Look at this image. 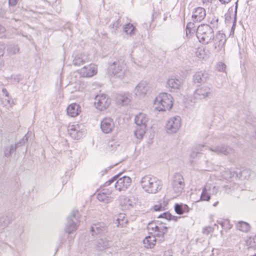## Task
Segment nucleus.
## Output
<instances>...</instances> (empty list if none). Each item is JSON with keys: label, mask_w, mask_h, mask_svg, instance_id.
Instances as JSON below:
<instances>
[{"label": "nucleus", "mask_w": 256, "mask_h": 256, "mask_svg": "<svg viewBox=\"0 0 256 256\" xmlns=\"http://www.w3.org/2000/svg\"><path fill=\"white\" fill-rule=\"evenodd\" d=\"M173 106V98L168 93H160L154 102V109L159 112L166 111L172 108Z\"/></svg>", "instance_id": "obj_1"}, {"label": "nucleus", "mask_w": 256, "mask_h": 256, "mask_svg": "<svg viewBox=\"0 0 256 256\" xmlns=\"http://www.w3.org/2000/svg\"><path fill=\"white\" fill-rule=\"evenodd\" d=\"M196 34L199 42L207 44L214 40V34L212 28L208 24H202L196 30Z\"/></svg>", "instance_id": "obj_2"}, {"label": "nucleus", "mask_w": 256, "mask_h": 256, "mask_svg": "<svg viewBox=\"0 0 256 256\" xmlns=\"http://www.w3.org/2000/svg\"><path fill=\"white\" fill-rule=\"evenodd\" d=\"M149 120L148 116L140 112L135 116L134 120L136 124L134 135L136 138L140 140L142 138L146 130L147 123Z\"/></svg>", "instance_id": "obj_3"}, {"label": "nucleus", "mask_w": 256, "mask_h": 256, "mask_svg": "<svg viewBox=\"0 0 256 256\" xmlns=\"http://www.w3.org/2000/svg\"><path fill=\"white\" fill-rule=\"evenodd\" d=\"M140 182L142 187L148 193H156L162 187L161 181L156 177H142Z\"/></svg>", "instance_id": "obj_4"}, {"label": "nucleus", "mask_w": 256, "mask_h": 256, "mask_svg": "<svg viewBox=\"0 0 256 256\" xmlns=\"http://www.w3.org/2000/svg\"><path fill=\"white\" fill-rule=\"evenodd\" d=\"M126 66L124 61L116 60L110 63L108 66V72L116 78L122 79L126 76Z\"/></svg>", "instance_id": "obj_5"}, {"label": "nucleus", "mask_w": 256, "mask_h": 256, "mask_svg": "<svg viewBox=\"0 0 256 256\" xmlns=\"http://www.w3.org/2000/svg\"><path fill=\"white\" fill-rule=\"evenodd\" d=\"M111 99L106 94H98L94 98V104L100 110H106L110 104Z\"/></svg>", "instance_id": "obj_6"}, {"label": "nucleus", "mask_w": 256, "mask_h": 256, "mask_svg": "<svg viewBox=\"0 0 256 256\" xmlns=\"http://www.w3.org/2000/svg\"><path fill=\"white\" fill-rule=\"evenodd\" d=\"M212 94V90L210 88L203 86L196 88L193 95V99L191 100L194 103L198 100L204 99L206 97H210Z\"/></svg>", "instance_id": "obj_7"}, {"label": "nucleus", "mask_w": 256, "mask_h": 256, "mask_svg": "<svg viewBox=\"0 0 256 256\" xmlns=\"http://www.w3.org/2000/svg\"><path fill=\"white\" fill-rule=\"evenodd\" d=\"M182 125L181 118L179 116L170 118L166 124V132L168 134H172L178 132Z\"/></svg>", "instance_id": "obj_8"}, {"label": "nucleus", "mask_w": 256, "mask_h": 256, "mask_svg": "<svg viewBox=\"0 0 256 256\" xmlns=\"http://www.w3.org/2000/svg\"><path fill=\"white\" fill-rule=\"evenodd\" d=\"M68 132L72 138L79 140L84 135L85 130L84 128H81L80 125L76 124L69 126L68 128Z\"/></svg>", "instance_id": "obj_9"}, {"label": "nucleus", "mask_w": 256, "mask_h": 256, "mask_svg": "<svg viewBox=\"0 0 256 256\" xmlns=\"http://www.w3.org/2000/svg\"><path fill=\"white\" fill-rule=\"evenodd\" d=\"M78 213V210H72L70 215L68 217V223L66 228V232L70 234L76 229L78 227V218L76 216Z\"/></svg>", "instance_id": "obj_10"}, {"label": "nucleus", "mask_w": 256, "mask_h": 256, "mask_svg": "<svg viewBox=\"0 0 256 256\" xmlns=\"http://www.w3.org/2000/svg\"><path fill=\"white\" fill-rule=\"evenodd\" d=\"M182 85V81L180 78L172 76L168 80L166 86L171 92H175L180 90Z\"/></svg>", "instance_id": "obj_11"}, {"label": "nucleus", "mask_w": 256, "mask_h": 256, "mask_svg": "<svg viewBox=\"0 0 256 256\" xmlns=\"http://www.w3.org/2000/svg\"><path fill=\"white\" fill-rule=\"evenodd\" d=\"M28 134H26L24 136L18 143L11 144L5 147L4 149V154L5 156L8 158L12 154L16 151V148L24 144L28 141Z\"/></svg>", "instance_id": "obj_12"}, {"label": "nucleus", "mask_w": 256, "mask_h": 256, "mask_svg": "<svg viewBox=\"0 0 256 256\" xmlns=\"http://www.w3.org/2000/svg\"><path fill=\"white\" fill-rule=\"evenodd\" d=\"M214 48L217 52H220L222 48L224 47L226 42V36L224 34L218 32L214 35Z\"/></svg>", "instance_id": "obj_13"}, {"label": "nucleus", "mask_w": 256, "mask_h": 256, "mask_svg": "<svg viewBox=\"0 0 256 256\" xmlns=\"http://www.w3.org/2000/svg\"><path fill=\"white\" fill-rule=\"evenodd\" d=\"M97 73V66L94 64H90L84 66L80 70V74L81 76L86 78L92 77Z\"/></svg>", "instance_id": "obj_14"}, {"label": "nucleus", "mask_w": 256, "mask_h": 256, "mask_svg": "<svg viewBox=\"0 0 256 256\" xmlns=\"http://www.w3.org/2000/svg\"><path fill=\"white\" fill-rule=\"evenodd\" d=\"M100 128L102 131L108 134L112 132L114 128L113 120L110 118H105L101 122Z\"/></svg>", "instance_id": "obj_15"}, {"label": "nucleus", "mask_w": 256, "mask_h": 256, "mask_svg": "<svg viewBox=\"0 0 256 256\" xmlns=\"http://www.w3.org/2000/svg\"><path fill=\"white\" fill-rule=\"evenodd\" d=\"M132 98V94L129 92H124L117 94L116 97V101L118 104L125 106L130 104Z\"/></svg>", "instance_id": "obj_16"}, {"label": "nucleus", "mask_w": 256, "mask_h": 256, "mask_svg": "<svg viewBox=\"0 0 256 256\" xmlns=\"http://www.w3.org/2000/svg\"><path fill=\"white\" fill-rule=\"evenodd\" d=\"M149 89V86L146 82H140L134 89L135 94L139 98L144 97Z\"/></svg>", "instance_id": "obj_17"}, {"label": "nucleus", "mask_w": 256, "mask_h": 256, "mask_svg": "<svg viewBox=\"0 0 256 256\" xmlns=\"http://www.w3.org/2000/svg\"><path fill=\"white\" fill-rule=\"evenodd\" d=\"M132 182L130 177H120L115 184V187L119 190L126 189Z\"/></svg>", "instance_id": "obj_18"}, {"label": "nucleus", "mask_w": 256, "mask_h": 256, "mask_svg": "<svg viewBox=\"0 0 256 256\" xmlns=\"http://www.w3.org/2000/svg\"><path fill=\"white\" fill-rule=\"evenodd\" d=\"M206 16V10L202 7L194 8L192 12V18L194 22H200Z\"/></svg>", "instance_id": "obj_19"}, {"label": "nucleus", "mask_w": 256, "mask_h": 256, "mask_svg": "<svg viewBox=\"0 0 256 256\" xmlns=\"http://www.w3.org/2000/svg\"><path fill=\"white\" fill-rule=\"evenodd\" d=\"M174 190L176 194V196H179L184 188V182L182 177L174 180L172 182Z\"/></svg>", "instance_id": "obj_20"}, {"label": "nucleus", "mask_w": 256, "mask_h": 256, "mask_svg": "<svg viewBox=\"0 0 256 256\" xmlns=\"http://www.w3.org/2000/svg\"><path fill=\"white\" fill-rule=\"evenodd\" d=\"M90 231L92 236L94 234L101 235L107 232V228L104 223H98L92 226L90 228Z\"/></svg>", "instance_id": "obj_21"}, {"label": "nucleus", "mask_w": 256, "mask_h": 256, "mask_svg": "<svg viewBox=\"0 0 256 256\" xmlns=\"http://www.w3.org/2000/svg\"><path fill=\"white\" fill-rule=\"evenodd\" d=\"M209 150L212 152H216V154H224L225 155L228 154L232 151L230 148L223 145L218 146L214 148H209Z\"/></svg>", "instance_id": "obj_22"}, {"label": "nucleus", "mask_w": 256, "mask_h": 256, "mask_svg": "<svg viewBox=\"0 0 256 256\" xmlns=\"http://www.w3.org/2000/svg\"><path fill=\"white\" fill-rule=\"evenodd\" d=\"M97 198L100 202L108 204L111 202L113 198L109 196L108 190H103L97 194Z\"/></svg>", "instance_id": "obj_23"}, {"label": "nucleus", "mask_w": 256, "mask_h": 256, "mask_svg": "<svg viewBox=\"0 0 256 256\" xmlns=\"http://www.w3.org/2000/svg\"><path fill=\"white\" fill-rule=\"evenodd\" d=\"M120 204L124 206L125 208H134L136 205V202L130 198L124 196H120Z\"/></svg>", "instance_id": "obj_24"}, {"label": "nucleus", "mask_w": 256, "mask_h": 256, "mask_svg": "<svg viewBox=\"0 0 256 256\" xmlns=\"http://www.w3.org/2000/svg\"><path fill=\"white\" fill-rule=\"evenodd\" d=\"M116 224L118 226L124 227L128 222V220L126 216V214L123 213H120L114 217Z\"/></svg>", "instance_id": "obj_25"}, {"label": "nucleus", "mask_w": 256, "mask_h": 256, "mask_svg": "<svg viewBox=\"0 0 256 256\" xmlns=\"http://www.w3.org/2000/svg\"><path fill=\"white\" fill-rule=\"evenodd\" d=\"M143 243L145 248H153L156 243V236L151 235L146 236L143 240Z\"/></svg>", "instance_id": "obj_26"}, {"label": "nucleus", "mask_w": 256, "mask_h": 256, "mask_svg": "<svg viewBox=\"0 0 256 256\" xmlns=\"http://www.w3.org/2000/svg\"><path fill=\"white\" fill-rule=\"evenodd\" d=\"M79 108V106L76 103L70 104L67 108L68 114L72 117L76 116L80 112Z\"/></svg>", "instance_id": "obj_27"}, {"label": "nucleus", "mask_w": 256, "mask_h": 256, "mask_svg": "<svg viewBox=\"0 0 256 256\" xmlns=\"http://www.w3.org/2000/svg\"><path fill=\"white\" fill-rule=\"evenodd\" d=\"M208 74L204 72H198L194 76V82L201 83L206 80Z\"/></svg>", "instance_id": "obj_28"}, {"label": "nucleus", "mask_w": 256, "mask_h": 256, "mask_svg": "<svg viewBox=\"0 0 256 256\" xmlns=\"http://www.w3.org/2000/svg\"><path fill=\"white\" fill-rule=\"evenodd\" d=\"M86 60V56L84 54H76L72 60V64L76 66H80L84 64Z\"/></svg>", "instance_id": "obj_29"}, {"label": "nucleus", "mask_w": 256, "mask_h": 256, "mask_svg": "<svg viewBox=\"0 0 256 256\" xmlns=\"http://www.w3.org/2000/svg\"><path fill=\"white\" fill-rule=\"evenodd\" d=\"M110 242L106 238L98 240L96 244V248L98 250H102L110 246Z\"/></svg>", "instance_id": "obj_30"}, {"label": "nucleus", "mask_w": 256, "mask_h": 256, "mask_svg": "<svg viewBox=\"0 0 256 256\" xmlns=\"http://www.w3.org/2000/svg\"><path fill=\"white\" fill-rule=\"evenodd\" d=\"M167 232L168 227L161 225L160 226H158V228L156 230L154 236L157 237H162V239H160V240L162 242L164 240V235L166 234Z\"/></svg>", "instance_id": "obj_31"}, {"label": "nucleus", "mask_w": 256, "mask_h": 256, "mask_svg": "<svg viewBox=\"0 0 256 256\" xmlns=\"http://www.w3.org/2000/svg\"><path fill=\"white\" fill-rule=\"evenodd\" d=\"M210 52L206 51L205 48H199L196 52V56L200 59L206 60L208 58Z\"/></svg>", "instance_id": "obj_32"}, {"label": "nucleus", "mask_w": 256, "mask_h": 256, "mask_svg": "<svg viewBox=\"0 0 256 256\" xmlns=\"http://www.w3.org/2000/svg\"><path fill=\"white\" fill-rule=\"evenodd\" d=\"M6 51L8 54L10 56L16 54L19 52L20 48L18 45L14 44H9L7 46Z\"/></svg>", "instance_id": "obj_33"}, {"label": "nucleus", "mask_w": 256, "mask_h": 256, "mask_svg": "<svg viewBox=\"0 0 256 256\" xmlns=\"http://www.w3.org/2000/svg\"><path fill=\"white\" fill-rule=\"evenodd\" d=\"M237 228L243 232H246L249 231L250 228V224L244 222H239L236 224Z\"/></svg>", "instance_id": "obj_34"}, {"label": "nucleus", "mask_w": 256, "mask_h": 256, "mask_svg": "<svg viewBox=\"0 0 256 256\" xmlns=\"http://www.w3.org/2000/svg\"><path fill=\"white\" fill-rule=\"evenodd\" d=\"M124 30L126 34L132 36L134 34L136 28L132 24L128 23L124 26Z\"/></svg>", "instance_id": "obj_35"}, {"label": "nucleus", "mask_w": 256, "mask_h": 256, "mask_svg": "<svg viewBox=\"0 0 256 256\" xmlns=\"http://www.w3.org/2000/svg\"><path fill=\"white\" fill-rule=\"evenodd\" d=\"M218 18L216 16H213L212 17H210L208 18V22L211 25L210 26L212 28L213 30L218 28Z\"/></svg>", "instance_id": "obj_36"}, {"label": "nucleus", "mask_w": 256, "mask_h": 256, "mask_svg": "<svg viewBox=\"0 0 256 256\" xmlns=\"http://www.w3.org/2000/svg\"><path fill=\"white\" fill-rule=\"evenodd\" d=\"M246 245L248 246V249H256V242L255 238H249L246 241Z\"/></svg>", "instance_id": "obj_37"}, {"label": "nucleus", "mask_w": 256, "mask_h": 256, "mask_svg": "<svg viewBox=\"0 0 256 256\" xmlns=\"http://www.w3.org/2000/svg\"><path fill=\"white\" fill-rule=\"evenodd\" d=\"M158 226L154 222H152L148 223L147 226V229L148 233L150 234L155 233L156 230L158 228Z\"/></svg>", "instance_id": "obj_38"}, {"label": "nucleus", "mask_w": 256, "mask_h": 256, "mask_svg": "<svg viewBox=\"0 0 256 256\" xmlns=\"http://www.w3.org/2000/svg\"><path fill=\"white\" fill-rule=\"evenodd\" d=\"M206 146L204 145H198L196 146V148L192 150V152L190 154V157L194 158L198 154L200 153V151L202 150V148L205 147Z\"/></svg>", "instance_id": "obj_39"}, {"label": "nucleus", "mask_w": 256, "mask_h": 256, "mask_svg": "<svg viewBox=\"0 0 256 256\" xmlns=\"http://www.w3.org/2000/svg\"><path fill=\"white\" fill-rule=\"evenodd\" d=\"M5 46L4 44L0 45V68L4 66L3 56L4 53Z\"/></svg>", "instance_id": "obj_40"}, {"label": "nucleus", "mask_w": 256, "mask_h": 256, "mask_svg": "<svg viewBox=\"0 0 256 256\" xmlns=\"http://www.w3.org/2000/svg\"><path fill=\"white\" fill-rule=\"evenodd\" d=\"M210 198V196L207 193L206 188H204L200 196V200L209 201Z\"/></svg>", "instance_id": "obj_41"}, {"label": "nucleus", "mask_w": 256, "mask_h": 256, "mask_svg": "<svg viewBox=\"0 0 256 256\" xmlns=\"http://www.w3.org/2000/svg\"><path fill=\"white\" fill-rule=\"evenodd\" d=\"M121 25V22L120 20H118L114 22L110 26V28L112 29V32L114 33L116 32V30L120 27Z\"/></svg>", "instance_id": "obj_42"}, {"label": "nucleus", "mask_w": 256, "mask_h": 256, "mask_svg": "<svg viewBox=\"0 0 256 256\" xmlns=\"http://www.w3.org/2000/svg\"><path fill=\"white\" fill-rule=\"evenodd\" d=\"M246 170H243L241 171L240 170L238 169H236V171L233 170V171H230V174L231 176H238V175H240V176H242V175H244L246 174Z\"/></svg>", "instance_id": "obj_43"}, {"label": "nucleus", "mask_w": 256, "mask_h": 256, "mask_svg": "<svg viewBox=\"0 0 256 256\" xmlns=\"http://www.w3.org/2000/svg\"><path fill=\"white\" fill-rule=\"evenodd\" d=\"M174 210L176 212L180 215L183 214L182 204H176L174 206Z\"/></svg>", "instance_id": "obj_44"}, {"label": "nucleus", "mask_w": 256, "mask_h": 256, "mask_svg": "<svg viewBox=\"0 0 256 256\" xmlns=\"http://www.w3.org/2000/svg\"><path fill=\"white\" fill-rule=\"evenodd\" d=\"M118 146L116 142H110L108 144V150L110 151L115 150L117 147Z\"/></svg>", "instance_id": "obj_45"}, {"label": "nucleus", "mask_w": 256, "mask_h": 256, "mask_svg": "<svg viewBox=\"0 0 256 256\" xmlns=\"http://www.w3.org/2000/svg\"><path fill=\"white\" fill-rule=\"evenodd\" d=\"M2 104L4 106H11L13 104L12 101H11L10 99L8 98H6L3 101H2Z\"/></svg>", "instance_id": "obj_46"}, {"label": "nucleus", "mask_w": 256, "mask_h": 256, "mask_svg": "<svg viewBox=\"0 0 256 256\" xmlns=\"http://www.w3.org/2000/svg\"><path fill=\"white\" fill-rule=\"evenodd\" d=\"M0 224L2 226H6L8 224L7 218L6 216H2L0 218Z\"/></svg>", "instance_id": "obj_47"}, {"label": "nucleus", "mask_w": 256, "mask_h": 256, "mask_svg": "<svg viewBox=\"0 0 256 256\" xmlns=\"http://www.w3.org/2000/svg\"><path fill=\"white\" fill-rule=\"evenodd\" d=\"M12 78L13 82L16 83H18L22 80V78L20 74L12 75Z\"/></svg>", "instance_id": "obj_48"}, {"label": "nucleus", "mask_w": 256, "mask_h": 256, "mask_svg": "<svg viewBox=\"0 0 256 256\" xmlns=\"http://www.w3.org/2000/svg\"><path fill=\"white\" fill-rule=\"evenodd\" d=\"M6 30L2 25L0 24V38H2L6 37Z\"/></svg>", "instance_id": "obj_49"}, {"label": "nucleus", "mask_w": 256, "mask_h": 256, "mask_svg": "<svg viewBox=\"0 0 256 256\" xmlns=\"http://www.w3.org/2000/svg\"><path fill=\"white\" fill-rule=\"evenodd\" d=\"M171 214L169 212H164L162 214L158 216V218H164L166 220H169L170 219Z\"/></svg>", "instance_id": "obj_50"}, {"label": "nucleus", "mask_w": 256, "mask_h": 256, "mask_svg": "<svg viewBox=\"0 0 256 256\" xmlns=\"http://www.w3.org/2000/svg\"><path fill=\"white\" fill-rule=\"evenodd\" d=\"M154 211H162L164 210V207L161 204H156L154 206Z\"/></svg>", "instance_id": "obj_51"}, {"label": "nucleus", "mask_w": 256, "mask_h": 256, "mask_svg": "<svg viewBox=\"0 0 256 256\" xmlns=\"http://www.w3.org/2000/svg\"><path fill=\"white\" fill-rule=\"evenodd\" d=\"M213 228L211 226H206L203 229V233L208 234L210 232H212Z\"/></svg>", "instance_id": "obj_52"}, {"label": "nucleus", "mask_w": 256, "mask_h": 256, "mask_svg": "<svg viewBox=\"0 0 256 256\" xmlns=\"http://www.w3.org/2000/svg\"><path fill=\"white\" fill-rule=\"evenodd\" d=\"M118 177H112L110 180H109L107 182H106L104 184L105 186H110L114 180H116L117 178Z\"/></svg>", "instance_id": "obj_53"}, {"label": "nucleus", "mask_w": 256, "mask_h": 256, "mask_svg": "<svg viewBox=\"0 0 256 256\" xmlns=\"http://www.w3.org/2000/svg\"><path fill=\"white\" fill-rule=\"evenodd\" d=\"M2 95L4 96L6 98H8L9 94L6 88H2Z\"/></svg>", "instance_id": "obj_54"}, {"label": "nucleus", "mask_w": 256, "mask_h": 256, "mask_svg": "<svg viewBox=\"0 0 256 256\" xmlns=\"http://www.w3.org/2000/svg\"><path fill=\"white\" fill-rule=\"evenodd\" d=\"M218 67L219 70L224 72L226 69V66L224 63L220 62L219 64Z\"/></svg>", "instance_id": "obj_55"}, {"label": "nucleus", "mask_w": 256, "mask_h": 256, "mask_svg": "<svg viewBox=\"0 0 256 256\" xmlns=\"http://www.w3.org/2000/svg\"><path fill=\"white\" fill-rule=\"evenodd\" d=\"M182 208L183 214L184 212H189V208L186 204H182Z\"/></svg>", "instance_id": "obj_56"}, {"label": "nucleus", "mask_w": 256, "mask_h": 256, "mask_svg": "<svg viewBox=\"0 0 256 256\" xmlns=\"http://www.w3.org/2000/svg\"><path fill=\"white\" fill-rule=\"evenodd\" d=\"M17 1L18 0H8V3L10 6H14L16 4Z\"/></svg>", "instance_id": "obj_57"}, {"label": "nucleus", "mask_w": 256, "mask_h": 256, "mask_svg": "<svg viewBox=\"0 0 256 256\" xmlns=\"http://www.w3.org/2000/svg\"><path fill=\"white\" fill-rule=\"evenodd\" d=\"M194 27V24L192 22H188L186 25V32L188 30H190L191 28Z\"/></svg>", "instance_id": "obj_58"}, {"label": "nucleus", "mask_w": 256, "mask_h": 256, "mask_svg": "<svg viewBox=\"0 0 256 256\" xmlns=\"http://www.w3.org/2000/svg\"><path fill=\"white\" fill-rule=\"evenodd\" d=\"M112 167H108L106 168H105L104 170H102L100 172L101 175L104 176V175L106 174L107 173L108 171Z\"/></svg>", "instance_id": "obj_59"}, {"label": "nucleus", "mask_w": 256, "mask_h": 256, "mask_svg": "<svg viewBox=\"0 0 256 256\" xmlns=\"http://www.w3.org/2000/svg\"><path fill=\"white\" fill-rule=\"evenodd\" d=\"M219 1L222 4H228L229 2H230L231 1V0H219Z\"/></svg>", "instance_id": "obj_60"}, {"label": "nucleus", "mask_w": 256, "mask_h": 256, "mask_svg": "<svg viewBox=\"0 0 256 256\" xmlns=\"http://www.w3.org/2000/svg\"><path fill=\"white\" fill-rule=\"evenodd\" d=\"M178 217L176 216H174L171 214L170 219L169 220H174V221L177 220Z\"/></svg>", "instance_id": "obj_61"}, {"label": "nucleus", "mask_w": 256, "mask_h": 256, "mask_svg": "<svg viewBox=\"0 0 256 256\" xmlns=\"http://www.w3.org/2000/svg\"><path fill=\"white\" fill-rule=\"evenodd\" d=\"M230 18H231V16H230V14H226V20H230Z\"/></svg>", "instance_id": "obj_62"}, {"label": "nucleus", "mask_w": 256, "mask_h": 256, "mask_svg": "<svg viewBox=\"0 0 256 256\" xmlns=\"http://www.w3.org/2000/svg\"><path fill=\"white\" fill-rule=\"evenodd\" d=\"M236 12H237V6H236L235 14H234V22H235L236 21Z\"/></svg>", "instance_id": "obj_63"}, {"label": "nucleus", "mask_w": 256, "mask_h": 256, "mask_svg": "<svg viewBox=\"0 0 256 256\" xmlns=\"http://www.w3.org/2000/svg\"><path fill=\"white\" fill-rule=\"evenodd\" d=\"M122 174V172H119V173H118L117 174H116L114 176H120Z\"/></svg>", "instance_id": "obj_64"}]
</instances>
